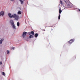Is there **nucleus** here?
<instances>
[{
    "label": "nucleus",
    "instance_id": "nucleus-1",
    "mask_svg": "<svg viewBox=\"0 0 80 80\" xmlns=\"http://www.w3.org/2000/svg\"><path fill=\"white\" fill-rule=\"evenodd\" d=\"M8 16L10 18H14L16 20H17V21H18V20H19V18H20L19 16L16 15V14H13V15H12V14L11 13H8Z\"/></svg>",
    "mask_w": 80,
    "mask_h": 80
},
{
    "label": "nucleus",
    "instance_id": "nucleus-2",
    "mask_svg": "<svg viewBox=\"0 0 80 80\" xmlns=\"http://www.w3.org/2000/svg\"><path fill=\"white\" fill-rule=\"evenodd\" d=\"M27 32H24L22 34V37L23 38H24L25 40H27V38H26V35H27Z\"/></svg>",
    "mask_w": 80,
    "mask_h": 80
},
{
    "label": "nucleus",
    "instance_id": "nucleus-3",
    "mask_svg": "<svg viewBox=\"0 0 80 80\" xmlns=\"http://www.w3.org/2000/svg\"><path fill=\"white\" fill-rule=\"evenodd\" d=\"M75 41V39H71L69 41H68V42L69 44H72L73 42H74Z\"/></svg>",
    "mask_w": 80,
    "mask_h": 80
},
{
    "label": "nucleus",
    "instance_id": "nucleus-4",
    "mask_svg": "<svg viewBox=\"0 0 80 80\" xmlns=\"http://www.w3.org/2000/svg\"><path fill=\"white\" fill-rule=\"evenodd\" d=\"M72 6L70 4H68V5H66L65 8H72Z\"/></svg>",
    "mask_w": 80,
    "mask_h": 80
},
{
    "label": "nucleus",
    "instance_id": "nucleus-5",
    "mask_svg": "<svg viewBox=\"0 0 80 80\" xmlns=\"http://www.w3.org/2000/svg\"><path fill=\"white\" fill-rule=\"evenodd\" d=\"M62 12V11L61 10H59V14L58 17V19L59 20H60V15Z\"/></svg>",
    "mask_w": 80,
    "mask_h": 80
},
{
    "label": "nucleus",
    "instance_id": "nucleus-6",
    "mask_svg": "<svg viewBox=\"0 0 80 80\" xmlns=\"http://www.w3.org/2000/svg\"><path fill=\"white\" fill-rule=\"evenodd\" d=\"M3 15H4V12L3 11L0 12V16H3Z\"/></svg>",
    "mask_w": 80,
    "mask_h": 80
},
{
    "label": "nucleus",
    "instance_id": "nucleus-7",
    "mask_svg": "<svg viewBox=\"0 0 80 80\" xmlns=\"http://www.w3.org/2000/svg\"><path fill=\"white\" fill-rule=\"evenodd\" d=\"M10 23L11 25H14V22H13V20H11L10 21Z\"/></svg>",
    "mask_w": 80,
    "mask_h": 80
},
{
    "label": "nucleus",
    "instance_id": "nucleus-8",
    "mask_svg": "<svg viewBox=\"0 0 80 80\" xmlns=\"http://www.w3.org/2000/svg\"><path fill=\"white\" fill-rule=\"evenodd\" d=\"M12 27L13 29H15V30L16 29V27L15 26V24L12 25Z\"/></svg>",
    "mask_w": 80,
    "mask_h": 80
},
{
    "label": "nucleus",
    "instance_id": "nucleus-9",
    "mask_svg": "<svg viewBox=\"0 0 80 80\" xmlns=\"http://www.w3.org/2000/svg\"><path fill=\"white\" fill-rule=\"evenodd\" d=\"M4 40V39L2 38L1 40H0V44H2V42Z\"/></svg>",
    "mask_w": 80,
    "mask_h": 80
},
{
    "label": "nucleus",
    "instance_id": "nucleus-10",
    "mask_svg": "<svg viewBox=\"0 0 80 80\" xmlns=\"http://www.w3.org/2000/svg\"><path fill=\"white\" fill-rule=\"evenodd\" d=\"M34 37L35 38H37L38 37V34L37 33H36L34 34Z\"/></svg>",
    "mask_w": 80,
    "mask_h": 80
},
{
    "label": "nucleus",
    "instance_id": "nucleus-11",
    "mask_svg": "<svg viewBox=\"0 0 80 80\" xmlns=\"http://www.w3.org/2000/svg\"><path fill=\"white\" fill-rule=\"evenodd\" d=\"M29 38H33V36L32 35H30L29 36Z\"/></svg>",
    "mask_w": 80,
    "mask_h": 80
},
{
    "label": "nucleus",
    "instance_id": "nucleus-12",
    "mask_svg": "<svg viewBox=\"0 0 80 80\" xmlns=\"http://www.w3.org/2000/svg\"><path fill=\"white\" fill-rule=\"evenodd\" d=\"M31 33L32 35H35V33H34V32L31 31Z\"/></svg>",
    "mask_w": 80,
    "mask_h": 80
},
{
    "label": "nucleus",
    "instance_id": "nucleus-13",
    "mask_svg": "<svg viewBox=\"0 0 80 80\" xmlns=\"http://www.w3.org/2000/svg\"><path fill=\"white\" fill-rule=\"evenodd\" d=\"M19 0L21 2V5H22V4L23 3V1L22 0Z\"/></svg>",
    "mask_w": 80,
    "mask_h": 80
},
{
    "label": "nucleus",
    "instance_id": "nucleus-14",
    "mask_svg": "<svg viewBox=\"0 0 80 80\" xmlns=\"http://www.w3.org/2000/svg\"><path fill=\"white\" fill-rule=\"evenodd\" d=\"M17 25L18 27H19V26H20V22H17Z\"/></svg>",
    "mask_w": 80,
    "mask_h": 80
},
{
    "label": "nucleus",
    "instance_id": "nucleus-15",
    "mask_svg": "<svg viewBox=\"0 0 80 80\" xmlns=\"http://www.w3.org/2000/svg\"><path fill=\"white\" fill-rule=\"evenodd\" d=\"M2 75H3L4 76H5V73L4 72H2Z\"/></svg>",
    "mask_w": 80,
    "mask_h": 80
},
{
    "label": "nucleus",
    "instance_id": "nucleus-16",
    "mask_svg": "<svg viewBox=\"0 0 80 80\" xmlns=\"http://www.w3.org/2000/svg\"><path fill=\"white\" fill-rule=\"evenodd\" d=\"M60 3L62 5H63V2H62V0H60Z\"/></svg>",
    "mask_w": 80,
    "mask_h": 80
},
{
    "label": "nucleus",
    "instance_id": "nucleus-17",
    "mask_svg": "<svg viewBox=\"0 0 80 80\" xmlns=\"http://www.w3.org/2000/svg\"><path fill=\"white\" fill-rule=\"evenodd\" d=\"M18 14H21V11H18Z\"/></svg>",
    "mask_w": 80,
    "mask_h": 80
},
{
    "label": "nucleus",
    "instance_id": "nucleus-18",
    "mask_svg": "<svg viewBox=\"0 0 80 80\" xmlns=\"http://www.w3.org/2000/svg\"><path fill=\"white\" fill-rule=\"evenodd\" d=\"M7 54L8 55L9 54V51H8V50H7Z\"/></svg>",
    "mask_w": 80,
    "mask_h": 80
},
{
    "label": "nucleus",
    "instance_id": "nucleus-19",
    "mask_svg": "<svg viewBox=\"0 0 80 80\" xmlns=\"http://www.w3.org/2000/svg\"><path fill=\"white\" fill-rule=\"evenodd\" d=\"M28 34H29V35H31V32H28Z\"/></svg>",
    "mask_w": 80,
    "mask_h": 80
},
{
    "label": "nucleus",
    "instance_id": "nucleus-20",
    "mask_svg": "<svg viewBox=\"0 0 80 80\" xmlns=\"http://www.w3.org/2000/svg\"><path fill=\"white\" fill-rule=\"evenodd\" d=\"M10 0L12 2H14L15 1V0Z\"/></svg>",
    "mask_w": 80,
    "mask_h": 80
},
{
    "label": "nucleus",
    "instance_id": "nucleus-21",
    "mask_svg": "<svg viewBox=\"0 0 80 80\" xmlns=\"http://www.w3.org/2000/svg\"><path fill=\"white\" fill-rule=\"evenodd\" d=\"M15 48H14V47L12 48V49H13V50H14V49H15Z\"/></svg>",
    "mask_w": 80,
    "mask_h": 80
},
{
    "label": "nucleus",
    "instance_id": "nucleus-22",
    "mask_svg": "<svg viewBox=\"0 0 80 80\" xmlns=\"http://www.w3.org/2000/svg\"><path fill=\"white\" fill-rule=\"evenodd\" d=\"M61 10V7H59V10Z\"/></svg>",
    "mask_w": 80,
    "mask_h": 80
},
{
    "label": "nucleus",
    "instance_id": "nucleus-23",
    "mask_svg": "<svg viewBox=\"0 0 80 80\" xmlns=\"http://www.w3.org/2000/svg\"><path fill=\"white\" fill-rule=\"evenodd\" d=\"M0 64H2V62H0Z\"/></svg>",
    "mask_w": 80,
    "mask_h": 80
},
{
    "label": "nucleus",
    "instance_id": "nucleus-24",
    "mask_svg": "<svg viewBox=\"0 0 80 80\" xmlns=\"http://www.w3.org/2000/svg\"><path fill=\"white\" fill-rule=\"evenodd\" d=\"M42 31H45V29H42Z\"/></svg>",
    "mask_w": 80,
    "mask_h": 80
},
{
    "label": "nucleus",
    "instance_id": "nucleus-25",
    "mask_svg": "<svg viewBox=\"0 0 80 80\" xmlns=\"http://www.w3.org/2000/svg\"><path fill=\"white\" fill-rule=\"evenodd\" d=\"M52 26H51V27H50V26H49V27H52Z\"/></svg>",
    "mask_w": 80,
    "mask_h": 80
},
{
    "label": "nucleus",
    "instance_id": "nucleus-26",
    "mask_svg": "<svg viewBox=\"0 0 80 80\" xmlns=\"http://www.w3.org/2000/svg\"><path fill=\"white\" fill-rule=\"evenodd\" d=\"M23 0V1H25V0Z\"/></svg>",
    "mask_w": 80,
    "mask_h": 80
},
{
    "label": "nucleus",
    "instance_id": "nucleus-27",
    "mask_svg": "<svg viewBox=\"0 0 80 80\" xmlns=\"http://www.w3.org/2000/svg\"><path fill=\"white\" fill-rule=\"evenodd\" d=\"M46 27H45V28H46Z\"/></svg>",
    "mask_w": 80,
    "mask_h": 80
}]
</instances>
